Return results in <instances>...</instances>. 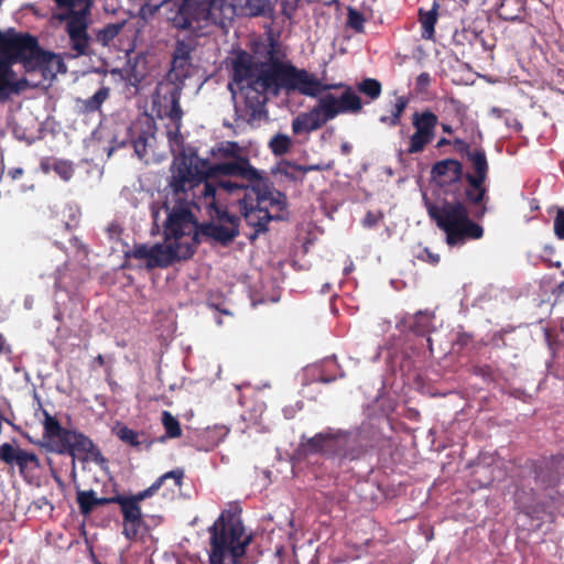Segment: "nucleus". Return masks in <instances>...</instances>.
Returning a JSON list of instances; mask_svg holds the SVG:
<instances>
[{"instance_id":"obj_40","label":"nucleus","mask_w":564,"mask_h":564,"mask_svg":"<svg viewBox=\"0 0 564 564\" xmlns=\"http://www.w3.org/2000/svg\"><path fill=\"white\" fill-rule=\"evenodd\" d=\"M12 64L13 62L8 56L0 57V80H9L13 77Z\"/></svg>"},{"instance_id":"obj_42","label":"nucleus","mask_w":564,"mask_h":564,"mask_svg":"<svg viewBox=\"0 0 564 564\" xmlns=\"http://www.w3.org/2000/svg\"><path fill=\"white\" fill-rule=\"evenodd\" d=\"M474 340V337L471 334L462 332L457 334V337L454 341V344L459 347V349H464L468 347Z\"/></svg>"},{"instance_id":"obj_57","label":"nucleus","mask_w":564,"mask_h":564,"mask_svg":"<svg viewBox=\"0 0 564 564\" xmlns=\"http://www.w3.org/2000/svg\"><path fill=\"white\" fill-rule=\"evenodd\" d=\"M497 117H500L501 116V112L502 110L501 109H498V108H492L491 110Z\"/></svg>"},{"instance_id":"obj_31","label":"nucleus","mask_w":564,"mask_h":564,"mask_svg":"<svg viewBox=\"0 0 564 564\" xmlns=\"http://www.w3.org/2000/svg\"><path fill=\"white\" fill-rule=\"evenodd\" d=\"M162 425L167 438H177L182 435V427L178 420L169 411L162 412Z\"/></svg>"},{"instance_id":"obj_48","label":"nucleus","mask_w":564,"mask_h":564,"mask_svg":"<svg viewBox=\"0 0 564 564\" xmlns=\"http://www.w3.org/2000/svg\"><path fill=\"white\" fill-rule=\"evenodd\" d=\"M425 252L427 254V258L430 260L431 263L435 264L440 261V256L438 254H434L432 252H430L427 249H425Z\"/></svg>"},{"instance_id":"obj_52","label":"nucleus","mask_w":564,"mask_h":564,"mask_svg":"<svg viewBox=\"0 0 564 564\" xmlns=\"http://www.w3.org/2000/svg\"><path fill=\"white\" fill-rule=\"evenodd\" d=\"M442 130L445 132V133H448V134H452L454 132L452 126L447 124V123H443L442 124Z\"/></svg>"},{"instance_id":"obj_47","label":"nucleus","mask_w":564,"mask_h":564,"mask_svg":"<svg viewBox=\"0 0 564 564\" xmlns=\"http://www.w3.org/2000/svg\"><path fill=\"white\" fill-rule=\"evenodd\" d=\"M24 171L21 167H13L9 171V175L12 180H18L23 175Z\"/></svg>"},{"instance_id":"obj_26","label":"nucleus","mask_w":564,"mask_h":564,"mask_svg":"<svg viewBox=\"0 0 564 564\" xmlns=\"http://www.w3.org/2000/svg\"><path fill=\"white\" fill-rule=\"evenodd\" d=\"M436 8H437V4L434 3V7L431 10L424 11V10L420 9V11H419L420 22L422 25L421 35L425 40H432L434 37L435 24L437 21Z\"/></svg>"},{"instance_id":"obj_37","label":"nucleus","mask_w":564,"mask_h":564,"mask_svg":"<svg viewBox=\"0 0 564 564\" xmlns=\"http://www.w3.org/2000/svg\"><path fill=\"white\" fill-rule=\"evenodd\" d=\"M151 247H148L147 245H135L132 250L126 252L127 258H134L138 260H147V262H150L151 260Z\"/></svg>"},{"instance_id":"obj_54","label":"nucleus","mask_w":564,"mask_h":564,"mask_svg":"<svg viewBox=\"0 0 564 564\" xmlns=\"http://www.w3.org/2000/svg\"><path fill=\"white\" fill-rule=\"evenodd\" d=\"M6 348V339L4 337L0 334V355L3 352Z\"/></svg>"},{"instance_id":"obj_17","label":"nucleus","mask_w":564,"mask_h":564,"mask_svg":"<svg viewBox=\"0 0 564 564\" xmlns=\"http://www.w3.org/2000/svg\"><path fill=\"white\" fill-rule=\"evenodd\" d=\"M195 44L192 40H177L172 55L171 68L165 78L185 86V80L192 76L193 63L192 53Z\"/></svg>"},{"instance_id":"obj_19","label":"nucleus","mask_w":564,"mask_h":564,"mask_svg":"<svg viewBox=\"0 0 564 564\" xmlns=\"http://www.w3.org/2000/svg\"><path fill=\"white\" fill-rule=\"evenodd\" d=\"M0 462L11 467L17 466L22 477L33 474L41 467L40 458L35 453L15 447L10 443L0 445Z\"/></svg>"},{"instance_id":"obj_11","label":"nucleus","mask_w":564,"mask_h":564,"mask_svg":"<svg viewBox=\"0 0 564 564\" xmlns=\"http://www.w3.org/2000/svg\"><path fill=\"white\" fill-rule=\"evenodd\" d=\"M0 51L13 63H23L26 70L43 69L52 63L57 65V72L64 67L63 62L55 54L43 51L36 37L30 34L1 37Z\"/></svg>"},{"instance_id":"obj_29","label":"nucleus","mask_w":564,"mask_h":564,"mask_svg":"<svg viewBox=\"0 0 564 564\" xmlns=\"http://www.w3.org/2000/svg\"><path fill=\"white\" fill-rule=\"evenodd\" d=\"M434 314L430 312H417L414 315V321L411 325V329L419 336H425L431 333L433 328Z\"/></svg>"},{"instance_id":"obj_2","label":"nucleus","mask_w":564,"mask_h":564,"mask_svg":"<svg viewBox=\"0 0 564 564\" xmlns=\"http://www.w3.org/2000/svg\"><path fill=\"white\" fill-rule=\"evenodd\" d=\"M470 171L465 174L464 200L444 198L440 204L423 195V204L430 218L445 232L448 246L478 240L484 228L477 221L489 212V188L487 185L489 163L482 148H476L466 156Z\"/></svg>"},{"instance_id":"obj_59","label":"nucleus","mask_w":564,"mask_h":564,"mask_svg":"<svg viewBox=\"0 0 564 564\" xmlns=\"http://www.w3.org/2000/svg\"><path fill=\"white\" fill-rule=\"evenodd\" d=\"M552 265L557 268V269H560L561 265H562V262L561 261H556V262H553Z\"/></svg>"},{"instance_id":"obj_34","label":"nucleus","mask_w":564,"mask_h":564,"mask_svg":"<svg viewBox=\"0 0 564 564\" xmlns=\"http://www.w3.org/2000/svg\"><path fill=\"white\" fill-rule=\"evenodd\" d=\"M357 89L359 93L368 96L371 100L379 98L382 93L381 83L375 78H366L361 80L357 85Z\"/></svg>"},{"instance_id":"obj_3","label":"nucleus","mask_w":564,"mask_h":564,"mask_svg":"<svg viewBox=\"0 0 564 564\" xmlns=\"http://www.w3.org/2000/svg\"><path fill=\"white\" fill-rule=\"evenodd\" d=\"M235 193H217L213 204L202 206L208 214L210 220L198 224L188 207L174 206L165 221L166 238L182 239L192 236L197 242L198 235L223 247L229 246L239 236L240 217L230 214L228 206L234 202L239 204L242 198L245 186Z\"/></svg>"},{"instance_id":"obj_38","label":"nucleus","mask_w":564,"mask_h":564,"mask_svg":"<svg viewBox=\"0 0 564 564\" xmlns=\"http://www.w3.org/2000/svg\"><path fill=\"white\" fill-rule=\"evenodd\" d=\"M553 230L557 239L564 240V207L558 208L553 220Z\"/></svg>"},{"instance_id":"obj_41","label":"nucleus","mask_w":564,"mask_h":564,"mask_svg":"<svg viewBox=\"0 0 564 564\" xmlns=\"http://www.w3.org/2000/svg\"><path fill=\"white\" fill-rule=\"evenodd\" d=\"M431 84V76L429 73L423 72L416 77L415 89L420 93L426 91Z\"/></svg>"},{"instance_id":"obj_4","label":"nucleus","mask_w":564,"mask_h":564,"mask_svg":"<svg viewBox=\"0 0 564 564\" xmlns=\"http://www.w3.org/2000/svg\"><path fill=\"white\" fill-rule=\"evenodd\" d=\"M278 51L279 43L271 39L268 59L259 64V73L254 77V85L269 91L270 95L278 96L281 91H286L317 97L324 91L344 87V83L324 84L306 69L297 68L289 61H281L278 57Z\"/></svg>"},{"instance_id":"obj_12","label":"nucleus","mask_w":564,"mask_h":564,"mask_svg":"<svg viewBox=\"0 0 564 564\" xmlns=\"http://www.w3.org/2000/svg\"><path fill=\"white\" fill-rule=\"evenodd\" d=\"M184 86L166 78L158 83L152 94V111L160 119L169 118L180 131L183 110L180 104Z\"/></svg>"},{"instance_id":"obj_33","label":"nucleus","mask_w":564,"mask_h":564,"mask_svg":"<svg viewBox=\"0 0 564 564\" xmlns=\"http://www.w3.org/2000/svg\"><path fill=\"white\" fill-rule=\"evenodd\" d=\"M278 171L281 175L292 182L303 181L304 178L302 165L291 161H283L280 163Z\"/></svg>"},{"instance_id":"obj_50","label":"nucleus","mask_w":564,"mask_h":564,"mask_svg":"<svg viewBox=\"0 0 564 564\" xmlns=\"http://www.w3.org/2000/svg\"><path fill=\"white\" fill-rule=\"evenodd\" d=\"M476 37L479 40L481 46L486 51H491L495 47V44H488L482 37H479L478 35H476Z\"/></svg>"},{"instance_id":"obj_61","label":"nucleus","mask_w":564,"mask_h":564,"mask_svg":"<svg viewBox=\"0 0 564 564\" xmlns=\"http://www.w3.org/2000/svg\"><path fill=\"white\" fill-rule=\"evenodd\" d=\"M505 20H508V21H514L516 18L514 17H503Z\"/></svg>"},{"instance_id":"obj_49","label":"nucleus","mask_w":564,"mask_h":564,"mask_svg":"<svg viewBox=\"0 0 564 564\" xmlns=\"http://www.w3.org/2000/svg\"><path fill=\"white\" fill-rule=\"evenodd\" d=\"M449 144H453V141H451V140H448V139H446V138H441V139L437 141V143H436V148H437V149H441V148H443V147H445V145H449Z\"/></svg>"},{"instance_id":"obj_5","label":"nucleus","mask_w":564,"mask_h":564,"mask_svg":"<svg viewBox=\"0 0 564 564\" xmlns=\"http://www.w3.org/2000/svg\"><path fill=\"white\" fill-rule=\"evenodd\" d=\"M270 10V0H182L173 25L180 30L196 31L205 24L225 28L238 14L261 17Z\"/></svg>"},{"instance_id":"obj_6","label":"nucleus","mask_w":564,"mask_h":564,"mask_svg":"<svg viewBox=\"0 0 564 564\" xmlns=\"http://www.w3.org/2000/svg\"><path fill=\"white\" fill-rule=\"evenodd\" d=\"M170 187L181 203L178 206L189 208L192 205L197 209H202L203 205L213 204L217 193H235L242 188L236 183L214 180L207 175V167L193 169L186 163L181 164L174 172Z\"/></svg>"},{"instance_id":"obj_20","label":"nucleus","mask_w":564,"mask_h":564,"mask_svg":"<svg viewBox=\"0 0 564 564\" xmlns=\"http://www.w3.org/2000/svg\"><path fill=\"white\" fill-rule=\"evenodd\" d=\"M123 518L122 534L129 541H134L138 538L139 530L143 523V514L140 503L135 502L128 496L121 495L118 502Z\"/></svg>"},{"instance_id":"obj_53","label":"nucleus","mask_w":564,"mask_h":564,"mask_svg":"<svg viewBox=\"0 0 564 564\" xmlns=\"http://www.w3.org/2000/svg\"><path fill=\"white\" fill-rule=\"evenodd\" d=\"M340 149H341V152H343L344 154H348V153H350L351 147H350V144H348V143H343V144H341V147H340Z\"/></svg>"},{"instance_id":"obj_58","label":"nucleus","mask_w":564,"mask_h":564,"mask_svg":"<svg viewBox=\"0 0 564 564\" xmlns=\"http://www.w3.org/2000/svg\"><path fill=\"white\" fill-rule=\"evenodd\" d=\"M557 290L560 293H564V280L557 285Z\"/></svg>"},{"instance_id":"obj_9","label":"nucleus","mask_w":564,"mask_h":564,"mask_svg":"<svg viewBox=\"0 0 564 564\" xmlns=\"http://www.w3.org/2000/svg\"><path fill=\"white\" fill-rule=\"evenodd\" d=\"M343 88L339 97L325 94L311 110L297 115L292 120L293 133L299 135L316 131L340 113H359L362 110L361 98L350 86L344 84Z\"/></svg>"},{"instance_id":"obj_8","label":"nucleus","mask_w":564,"mask_h":564,"mask_svg":"<svg viewBox=\"0 0 564 564\" xmlns=\"http://www.w3.org/2000/svg\"><path fill=\"white\" fill-rule=\"evenodd\" d=\"M43 441L42 446L50 453L70 456L73 468L75 459H91L98 465L107 463L100 449L84 433L77 430L65 429L58 420L43 410Z\"/></svg>"},{"instance_id":"obj_32","label":"nucleus","mask_w":564,"mask_h":564,"mask_svg":"<svg viewBox=\"0 0 564 564\" xmlns=\"http://www.w3.org/2000/svg\"><path fill=\"white\" fill-rule=\"evenodd\" d=\"M292 147V140L289 135L278 133L273 135L269 142V148L271 152L276 155L281 156L286 154Z\"/></svg>"},{"instance_id":"obj_35","label":"nucleus","mask_w":564,"mask_h":564,"mask_svg":"<svg viewBox=\"0 0 564 564\" xmlns=\"http://www.w3.org/2000/svg\"><path fill=\"white\" fill-rule=\"evenodd\" d=\"M26 86L25 79H20L18 82L9 80H0V100H4L9 97L11 91L19 93Z\"/></svg>"},{"instance_id":"obj_62","label":"nucleus","mask_w":564,"mask_h":564,"mask_svg":"<svg viewBox=\"0 0 564 564\" xmlns=\"http://www.w3.org/2000/svg\"><path fill=\"white\" fill-rule=\"evenodd\" d=\"M166 481H172L174 484V478H167Z\"/></svg>"},{"instance_id":"obj_39","label":"nucleus","mask_w":564,"mask_h":564,"mask_svg":"<svg viewBox=\"0 0 564 564\" xmlns=\"http://www.w3.org/2000/svg\"><path fill=\"white\" fill-rule=\"evenodd\" d=\"M365 19L360 12L354 9L348 11V24L357 32H361L364 29Z\"/></svg>"},{"instance_id":"obj_44","label":"nucleus","mask_w":564,"mask_h":564,"mask_svg":"<svg viewBox=\"0 0 564 564\" xmlns=\"http://www.w3.org/2000/svg\"><path fill=\"white\" fill-rule=\"evenodd\" d=\"M120 497L121 495H115L112 497H97V507L99 506H106V505H110V503H117L119 502L120 500Z\"/></svg>"},{"instance_id":"obj_23","label":"nucleus","mask_w":564,"mask_h":564,"mask_svg":"<svg viewBox=\"0 0 564 564\" xmlns=\"http://www.w3.org/2000/svg\"><path fill=\"white\" fill-rule=\"evenodd\" d=\"M148 129L147 130H138V126L134 124L130 128V134L132 137L131 143L133 150L139 159H143L148 151L149 140L154 137L152 129L154 126L151 123L150 119H147Z\"/></svg>"},{"instance_id":"obj_36","label":"nucleus","mask_w":564,"mask_h":564,"mask_svg":"<svg viewBox=\"0 0 564 564\" xmlns=\"http://www.w3.org/2000/svg\"><path fill=\"white\" fill-rule=\"evenodd\" d=\"M53 170L64 181H69L74 175V166L69 161L58 160L54 162Z\"/></svg>"},{"instance_id":"obj_27","label":"nucleus","mask_w":564,"mask_h":564,"mask_svg":"<svg viewBox=\"0 0 564 564\" xmlns=\"http://www.w3.org/2000/svg\"><path fill=\"white\" fill-rule=\"evenodd\" d=\"M97 494L95 490H77L76 502L82 516L87 517L97 508Z\"/></svg>"},{"instance_id":"obj_21","label":"nucleus","mask_w":564,"mask_h":564,"mask_svg":"<svg viewBox=\"0 0 564 564\" xmlns=\"http://www.w3.org/2000/svg\"><path fill=\"white\" fill-rule=\"evenodd\" d=\"M260 63L250 53L243 50L237 51L231 61L234 82L237 84L250 83L259 73Z\"/></svg>"},{"instance_id":"obj_13","label":"nucleus","mask_w":564,"mask_h":564,"mask_svg":"<svg viewBox=\"0 0 564 564\" xmlns=\"http://www.w3.org/2000/svg\"><path fill=\"white\" fill-rule=\"evenodd\" d=\"M432 178L451 200H464L465 174L463 163L456 159L436 162L431 170Z\"/></svg>"},{"instance_id":"obj_56","label":"nucleus","mask_w":564,"mask_h":564,"mask_svg":"<svg viewBox=\"0 0 564 564\" xmlns=\"http://www.w3.org/2000/svg\"><path fill=\"white\" fill-rule=\"evenodd\" d=\"M96 362L99 365V366H102L105 364V359L102 357V355H98L96 358H95Z\"/></svg>"},{"instance_id":"obj_30","label":"nucleus","mask_w":564,"mask_h":564,"mask_svg":"<svg viewBox=\"0 0 564 564\" xmlns=\"http://www.w3.org/2000/svg\"><path fill=\"white\" fill-rule=\"evenodd\" d=\"M123 22L117 23H108L102 29H100L96 34V40L104 46L109 45V43L119 35L124 26Z\"/></svg>"},{"instance_id":"obj_43","label":"nucleus","mask_w":564,"mask_h":564,"mask_svg":"<svg viewBox=\"0 0 564 564\" xmlns=\"http://www.w3.org/2000/svg\"><path fill=\"white\" fill-rule=\"evenodd\" d=\"M453 145H454L455 150L465 158L468 155V153L473 152V150L470 149V145L459 138H456L453 141Z\"/></svg>"},{"instance_id":"obj_24","label":"nucleus","mask_w":564,"mask_h":564,"mask_svg":"<svg viewBox=\"0 0 564 564\" xmlns=\"http://www.w3.org/2000/svg\"><path fill=\"white\" fill-rule=\"evenodd\" d=\"M110 88L102 86L91 97L78 99L77 105L83 113H93L101 109L102 104L109 98Z\"/></svg>"},{"instance_id":"obj_46","label":"nucleus","mask_w":564,"mask_h":564,"mask_svg":"<svg viewBox=\"0 0 564 564\" xmlns=\"http://www.w3.org/2000/svg\"><path fill=\"white\" fill-rule=\"evenodd\" d=\"M324 169L322 164L302 165L303 176L311 171H323Z\"/></svg>"},{"instance_id":"obj_51","label":"nucleus","mask_w":564,"mask_h":564,"mask_svg":"<svg viewBox=\"0 0 564 564\" xmlns=\"http://www.w3.org/2000/svg\"><path fill=\"white\" fill-rule=\"evenodd\" d=\"M479 373L482 376V377H490L491 376V368L489 366H485V367H481L479 368Z\"/></svg>"},{"instance_id":"obj_55","label":"nucleus","mask_w":564,"mask_h":564,"mask_svg":"<svg viewBox=\"0 0 564 564\" xmlns=\"http://www.w3.org/2000/svg\"><path fill=\"white\" fill-rule=\"evenodd\" d=\"M21 435L23 437H25L30 443H33V444H40V442H35L31 438V436L28 434V433H24V432H21Z\"/></svg>"},{"instance_id":"obj_22","label":"nucleus","mask_w":564,"mask_h":564,"mask_svg":"<svg viewBox=\"0 0 564 564\" xmlns=\"http://www.w3.org/2000/svg\"><path fill=\"white\" fill-rule=\"evenodd\" d=\"M184 469L183 468H175L173 470H170L162 476H160L150 487L147 489L139 491L135 495H130L129 497L134 500L135 502L140 503L147 498L152 497L155 495L159 489L166 482L167 478H174V487L180 488L183 484L184 479Z\"/></svg>"},{"instance_id":"obj_15","label":"nucleus","mask_w":564,"mask_h":564,"mask_svg":"<svg viewBox=\"0 0 564 564\" xmlns=\"http://www.w3.org/2000/svg\"><path fill=\"white\" fill-rule=\"evenodd\" d=\"M243 107L236 106V113L247 123L261 121L268 115L265 104L268 101L269 91L254 85V78L242 87Z\"/></svg>"},{"instance_id":"obj_14","label":"nucleus","mask_w":564,"mask_h":564,"mask_svg":"<svg viewBox=\"0 0 564 564\" xmlns=\"http://www.w3.org/2000/svg\"><path fill=\"white\" fill-rule=\"evenodd\" d=\"M411 123L414 132L410 135L406 154L422 153L434 140L438 117L431 109L414 111L411 116Z\"/></svg>"},{"instance_id":"obj_10","label":"nucleus","mask_w":564,"mask_h":564,"mask_svg":"<svg viewBox=\"0 0 564 564\" xmlns=\"http://www.w3.org/2000/svg\"><path fill=\"white\" fill-rule=\"evenodd\" d=\"M299 453L306 457L318 454L328 458L354 460L365 453V448L356 433L327 431L303 438L299 445Z\"/></svg>"},{"instance_id":"obj_7","label":"nucleus","mask_w":564,"mask_h":564,"mask_svg":"<svg viewBox=\"0 0 564 564\" xmlns=\"http://www.w3.org/2000/svg\"><path fill=\"white\" fill-rule=\"evenodd\" d=\"M209 533V564H242L247 547L252 541L246 532L239 513L225 510L208 529Z\"/></svg>"},{"instance_id":"obj_25","label":"nucleus","mask_w":564,"mask_h":564,"mask_svg":"<svg viewBox=\"0 0 564 564\" xmlns=\"http://www.w3.org/2000/svg\"><path fill=\"white\" fill-rule=\"evenodd\" d=\"M117 436L123 443L135 448H140L142 445L150 448L153 444V441L149 438L145 432H138L128 426H121L117 432Z\"/></svg>"},{"instance_id":"obj_45","label":"nucleus","mask_w":564,"mask_h":564,"mask_svg":"<svg viewBox=\"0 0 564 564\" xmlns=\"http://www.w3.org/2000/svg\"><path fill=\"white\" fill-rule=\"evenodd\" d=\"M378 223V217L371 213V212H368L365 219H364V224L368 227H372L375 226L376 224Z\"/></svg>"},{"instance_id":"obj_60","label":"nucleus","mask_w":564,"mask_h":564,"mask_svg":"<svg viewBox=\"0 0 564 564\" xmlns=\"http://www.w3.org/2000/svg\"><path fill=\"white\" fill-rule=\"evenodd\" d=\"M323 382H330L333 381V378H325V377H322L321 379Z\"/></svg>"},{"instance_id":"obj_1","label":"nucleus","mask_w":564,"mask_h":564,"mask_svg":"<svg viewBox=\"0 0 564 564\" xmlns=\"http://www.w3.org/2000/svg\"><path fill=\"white\" fill-rule=\"evenodd\" d=\"M218 153L228 159L223 162H204L207 175L221 182L245 186L239 198V213L246 224L253 229L246 234L253 242L269 230V223L284 219L288 197L276 189L264 171L256 169L248 156L241 154L240 145L235 141H225L218 145Z\"/></svg>"},{"instance_id":"obj_28","label":"nucleus","mask_w":564,"mask_h":564,"mask_svg":"<svg viewBox=\"0 0 564 564\" xmlns=\"http://www.w3.org/2000/svg\"><path fill=\"white\" fill-rule=\"evenodd\" d=\"M409 104V99L404 96H400L395 99L392 106L391 113L389 116H381L379 121L389 127H395L400 124L402 115Z\"/></svg>"},{"instance_id":"obj_16","label":"nucleus","mask_w":564,"mask_h":564,"mask_svg":"<svg viewBox=\"0 0 564 564\" xmlns=\"http://www.w3.org/2000/svg\"><path fill=\"white\" fill-rule=\"evenodd\" d=\"M532 481L538 487L544 485L545 481L542 479V464L538 460L527 459L524 464L520 466L519 481L514 492V501L520 511L530 518H533L535 509L530 503L525 502L522 496L527 495V487H530V492L528 495L530 497L533 496L534 488L531 487Z\"/></svg>"},{"instance_id":"obj_18","label":"nucleus","mask_w":564,"mask_h":564,"mask_svg":"<svg viewBox=\"0 0 564 564\" xmlns=\"http://www.w3.org/2000/svg\"><path fill=\"white\" fill-rule=\"evenodd\" d=\"M165 240L170 241L172 238L167 239L166 235ZM174 242L169 243L167 246H163L160 243H155L151 247V260L147 262L145 267L149 270L154 268H166L171 265L175 260L188 259L193 256L194 249L186 243L185 248H182L181 239L173 238Z\"/></svg>"}]
</instances>
